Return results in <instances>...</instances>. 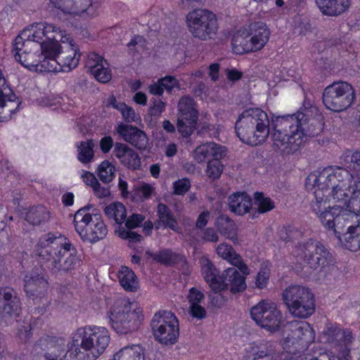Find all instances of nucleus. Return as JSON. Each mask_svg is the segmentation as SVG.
Returning <instances> with one entry per match:
<instances>
[{"label": "nucleus", "mask_w": 360, "mask_h": 360, "mask_svg": "<svg viewBox=\"0 0 360 360\" xmlns=\"http://www.w3.org/2000/svg\"><path fill=\"white\" fill-rule=\"evenodd\" d=\"M189 312L193 317L202 319L206 316V310L200 304H190Z\"/></svg>", "instance_id": "obj_64"}, {"label": "nucleus", "mask_w": 360, "mask_h": 360, "mask_svg": "<svg viewBox=\"0 0 360 360\" xmlns=\"http://www.w3.org/2000/svg\"><path fill=\"white\" fill-rule=\"evenodd\" d=\"M198 134L202 136H216L217 131H216L214 125H212L207 122H200L198 124Z\"/></svg>", "instance_id": "obj_62"}, {"label": "nucleus", "mask_w": 360, "mask_h": 360, "mask_svg": "<svg viewBox=\"0 0 360 360\" xmlns=\"http://www.w3.org/2000/svg\"><path fill=\"white\" fill-rule=\"evenodd\" d=\"M108 65V63L102 56H99L95 52H91L87 54L86 68L89 70L90 72H91L93 69L98 68L101 65Z\"/></svg>", "instance_id": "obj_53"}, {"label": "nucleus", "mask_w": 360, "mask_h": 360, "mask_svg": "<svg viewBox=\"0 0 360 360\" xmlns=\"http://www.w3.org/2000/svg\"><path fill=\"white\" fill-rule=\"evenodd\" d=\"M356 92L352 84L338 81L326 86L322 94V100L326 108L334 112H342L354 102Z\"/></svg>", "instance_id": "obj_10"}, {"label": "nucleus", "mask_w": 360, "mask_h": 360, "mask_svg": "<svg viewBox=\"0 0 360 360\" xmlns=\"http://www.w3.org/2000/svg\"><path fill=\"white\" fill-rule=\"evenodd\" d=\"M195 159L199 163L213 158H221L225 155V148L213 142L207 143L196 148L194 151Z\"/></svg>", "instance_id": "obj_34"}, {"label": "nucleus", "mask_w": 360, "mask_h": 360, "mask_svg": "<svg viewBox=\"0 0 360 360\" xmlns=\"http://www.w3.org/2000/svg\"><path fill=\"white\" fill-rule=\"evenodd\" d=\"M112 360H144L143 348L139 345L124 347L114 354Z\"/></svg>", "instance_id": "obj_44"}, {"label": "nucleus", "mask_w": 360, "mask_h": 360, "mask_svg": "<svg viewBox=\"0 0 360 360\" xmlns=\"http://www.w3.org/2000/svg\"><path fill=\"white\" fill-rule=\"evenodd\" d=\"M146 255L148 259L152 258L156 262L165 265H172L185 262V258L183 255L174 252L170 249H165L155 254L153 253L150 250H147Z\"/></svg>", "instance_id": "obj_39"}, {"label": "nucleus", "mask_w": 360, "mask_h": 360, "mask_svg": "<svg viewBox=\"0 0 360 360\" xmlns=\"http://www.w3.org/2000/svg\"><path fill=\"white\" fill-rule=\"evenodd\" d=\"M218 231L221 236L233 243L238 240V228L235 222L226 215L219 216L215 223Z\"/></svg>", "instance_id": "obj_40"}, {"label": "nucleus", "mask_w": 360, "mask_h": 360, "mask_svg": "<svg viewBox=\"0 0 360 360\" xmlns=\"http://www.w3.org/2000/svg\"><path fill=\"white\" fill-rule=\"evenodd\" d=\"M191 188V182L188 179H179L173 183L174 193L183 195L188 191Z\"/></svg>", "instance_id": "obj_56"}, {"label": "nucleus", "mask_w": 360, "mask_h": 360, "mask_svg": "<svg viewBox=\"0 0 360 360\" xmlns=\"http://www.w3.org/2000/svg\"><path fill=\"white\" fill-rule=\"evenodd\" d=\"M112 328L120 334H129L137 330L143 321V310L135 302L118 298L108 314Z\"/></svg>", "instance_id": "obj_6"}, {"label": "nucleus", "mask_w": 360, "mask_h": 360, "mask_svg": "<svg viewBox=\"0 0 360 360\" xmlns=\"http://www.w3.org/2000/svg\"><path fill=\"white\" fill-rule=\"evenodd\" d=\"M73 224L76 232L83 242L94 244L108 234V228L101 213L84 207L78 210L75 215Z\"/></svg>", "instance_id": "obj_7"}, {"label": "nucleus", "mask_w": 360, "mask_h": 360, "mask_svg": "<svg viewBox=\"0 0 360 360\" xmlns=\"http://www.w3.org/2000/svg\"><path fill=\"white\" fill-rule=\"evenodd\" d=\"M49 212L43 205L32 207L27 213L25 219L31 224L39 225L41 222L47 221Z\"/></svg>", "instance_id": "obj_47"}, {"label": "nucleus", "mask_w": 360, "mask_h": 360, "mask_svg": "<svg viewBox=\"0 0 360 360\" xmlns=\"http://www.w3.org/2000/svg\"><path fill=\"white\" fill-rule=\"evenodd\" d=\"M198 119V111L194 99L189 96L181 97L178 103V131L188 137L194 131Z\"/></svg>", "instance_id": "obj_16"}, {"label": "nucleus", "mask_w": 360, "mask_h": 360, "mask_svg": "<svg viewBox=\"0 0 360 360\" xmlns=\"http://www.w3.org/2000/svg\"><path fill=\"white\" fill-rule=\"evenodd\" d=\"M104 212L109 219H112L120 226L125 221L127 212L125 207L121 202H113L106 206Z\"/></svg>", "instance_id": "obj_45"}, {"label": "nucleus", "mask_w": 360, "mask_h": 360, "mask_svg": "<svg viewBox=\"0 0 360 360\" xmlns=\"http://www.w3.org/2000/svg\"><path fill=\"white\" fill-rule=\"evenodd\" d=\"M115 167L109 161L102 162L97 169V174L100 180L104 184L111 182L115 178Z\"/></svg>", "instance_id": "obj_49"}, {"label": "nucleus", "mask_w": 360, "mask_h": 360, "mask_svg": "<svg viewBox=\"0 0 360 360\" xmlns=\"http://www.w3.org/2000/svg\"><path fill=\"white\" fill-rule=\"evenodd\" d=\"M119 282L128 292H136L139 288L138 278L134 272L127 266H122L118 272Z\"/></svg>", "instance_id": "obj_43"}, {"label": "nucleus", "mask_w": 360, "mask_h": 360, "mask_svg": "<svg viewBox=\"0 0 360 360\" xmlns=\"http://www.w3.org/2000/svg\"><path fill=\"white\" fill-rule=\"evenodd\" d=\"M220 159L215 158L208 162L205 173L210 179L214 180L221 176L223 171V165L220 162Z\"/></svg>", "instance_id": "obj_51"}, {"label": "nucleus", "mask_w": 360, "mask_h": 360, "mask_svg": "<svg viewBox=\"0 0 360 360\" xmlns=\"http://www.w3.org/2000/svg\"><path fill=\"white\" fill-rule=\"evenodd\" d=\"M21 309L20 300L18 292L10 287L0 288V316L16 317Z\"/></svg>", "instance_id": "obj_22"}, {"label": "nucleus", "mask_w": 360, "mask_h": 360, "mask_svg": "<svg viewBox=\"0 0 360 360\" xmlns=\"http://www.w3.org/2000/svg\"><path fill=\"white\" fill-rule=\"evenodd\" d=\"M340 205L330 207L318 214L323 226L330 231L334 228L336 219L340 213Z\"/></svg>", "instance_id": "obj_46"}, {"label": "nucleus", "mask_w": 360, "mask_h": 360, "mask_svg": "<svg viewBox=\"0 0 360 360\" xmlns=\"http://www.w3.org/2000/svg\"><path fill=\"white\" fill-rule=\"evenodd\" d=\"M285 341L292 345L300 341L308 343L314 338L313 329L309 323L302 321L290 323L288 328L285 331Z\"/></svg>", "instance_id": "obj_24"}, {"label": "nucleus", "mask_w": 360, "mask_h": 360, "mask_svg": "<svg viewBox=\"0 0 360 360\" xmlns=\"http://www.w3.org/2000/svg\"><path fill=\"white\" fill-rule=\"evenodd\" d=\"M290 116L291 119L297 121V128L303 134L302 137L303 144L307 141V137H313L321 133V124L316 120L309 119L302 112L290 115Z\"/></svg>", "instance_id": "obj_29"}, {"label": "nucleus", "mask_w": 360, "mask_h": 360, "mask_svg": "<svg viewBox=\"0 0 360 360\" xmlns=\"http://www.w3.org/2000/svg\"><path fill=\"white\" fill-rule=\"evenodd\" d=\"M111 104L114 108L122 113L126 122H131L136 120V113L131 107L127 105L124 103H117L115 100Z\"/></svg>", "instance_id": "obj_52"}, {"label": "nucleus", "mask_w": 360, "mask_h": 360, "mask_svg": "<svg viewBox=\"0 0 360 360\" xmlns=\"http://www.w3.org/2000/svg\"><path fill=\"white\" fill-rule=\"evenodd\" d=\"M145 217L142 214H133L125 219V229H134L141 226Z\"/></svg>", "instance_id": "obj_57"}, {"label": "nucleus", "mask_w": 360, "mask_h": 360, "mask_svg": "<svg viewBox=\"0 0 360 360\" xmlns=\"http://www.w3.org/2000/svg\"><path fill=\"white\" fill-rule=\"evenodd\" d=\"M159 80L160 84L163 87V89H165L168 92H171L174 87L179 86V81L172 76H166L159 79Z\"/></svg>", "instance_id": "obj_60"}, {"label": "nucleus", "mask_w": 360, "mask_h": 360, "mask_svg": "<svg viewBox=\"0 0 360 360\" xmlns=\"http://www.w3.org/2000/svg\"><path fill=\"white\" fill-rule=\"evenodd\" d=\"M255 204L257 205V212L262 214L272 210L274 208V203L268 197H264L262 193H255Z\"/></svg>", "instance_id": "obj_50"}, {"label": "nucleus", "mask_w": 360, "mask_h": 360, "mask_svg": "<svg viewBox=\"0 0 360 360\" xmlns=\"http://www.w3.org/2000/svg\"><path fill=\"white\" fill-rule=\"evenodd\" d=\"M270 31L263 22L250 25L249 31H240L232 39L235 53L241 54L261 50L268 42Z\"/></svg>", "instance_id": "obj_9"}, {"label": "nucleus", "mask_w": 360, "mask_h": 360, "mask_svg": "<svg viewBox=\"0 0 360 360\" xmlns=\"http://www.w3.org/2000/svg\"><path fill=\"white\" fill-rule=\"evenodd\" d=\"M24 290L29 297L33 298L42 296L48 288V281L44 274L35 271H31L24 278Z\"/></svg>", "instance_id": "obj_27"}, {"label": "nucleus", "mask_w": 360, "mask_h": 360, "mask_svg": "<svg viewBox=\"0 0 360 360\" xmlns=\"http://www.w3.org/2000/svg\"><path fill=\"white\" fill-rule=\"evenodd\" d=\"M38 261L52 274L69 273L80 265L77 251L61 235H43L36 246Z\"/></svg>", "instance_id": "obj_2"}, {"label": "nucleus", "mask_w": 360, "mask_h": 360, "mask_svg": "<svg viewBox=\"0 0 360 360\" xmlns=\"http://www.w3.org/2000/svg\"><path fill=\"white\" fill-rule=\"evenodd\" d=\"M320 11L326 15L338 16L350 6V0H315Z\"/></svg>", "instance_id": "obj_33"}, {"label": "nucleus", "mask_w": 360, "mask_h": 360, "mask_svg": "<svg viewBox=\"0 0 360 360\" xmlns=\"http://www.w3.org/2000/svg\"><path fill=\"white\" fill-rule=\"evenodd\" d=\"M360 184V180L355 181L354 184L351 186H334L330 187L331 188V195L333 198L338 202L343 203L347 207L350 205V201L354 196V191L357 188V185Z\"/></svg>", "instance_id": "obj_41"}, {"label": "nucleus", "mask_w": 360, "mask_h": 360, "mask_svg": "<svg viewBox=\"0 0 360 360\" xmlns=\"http://www.w3.org/2000/svg\"><path fill=\"white\" fill-rule=\"evenodd\" d=\"M150 326L155 339L161 345H172L179 336V325L176 316L169 311H160L153 317Z\"/></svg>", "instance_id": "obj_11"}, {"label": "nucleus", "mask_w": 360, "mask_h": 360, "mask_svg": "<svg viewBox=\"0 0 360 360\" xmlns=\"http://www.w3.org/2000/svg\"><path fill=\"white\" fill-rule=\"evenodd\" d=\"M252 354V360H259L262 359H267L271 360L273 356L279 355L276 349L274 343L269 341H264L257 345H255L251 348Z\"/></svg>", "instance_id": "obj_42"}, {"label": "nucleus", "mask_w": 360, "mask_h": 360, "mask_svg": "<svg viewBox=\"0 0 360 360\" xmlns=\"http://www.w3.org/2000/svg\"><path fill=\"white\" fill-rule=\"evenodd\" d=\"M154 192V188L148 184H143L136 189V194L142 200H147Z\"/></svg>", "instance_id": "obj_61"}, {"label": "nucleus", "mask_w": 360, "mask_h": 360, "mask_svg": "<svg viewBox=\"0 0 360 360\" xmlns=\"http://www.w3.org/2000/svg\"><path fill=\"white\" fill-rule=\"evenodd\" d=\"M91 75L100 82L106 83L112 78L110 70L105 67V65H101L98 68L93 69L91 72Z\"/></svg>", "instance_id": "obj_55"}, {"label": "nucleus", "mask_w": 360, "mask_h": 360, "mask_svg": "<svg viewBox=\"0 0 360 360\" xmlns=\"http://www.w3.org/2000/svg\"><path fill=\"white\" fill-rule=\"evenodd\" d=\"M157 216L158 221L155 224V228L158 229L162 225L163 228H169L175 232H179L180 228L178 226L177 221L170 210V208L164 203H159L157 206Z\"/></svg>", "instance_id": "obj_36"}, {"label": "nucleus", "mask_w": 360, "mask_h": 360, "mask_svg": "<svg viewBox=\"0 0 360 360\" xmlns=\"http://www.w3.org/2000/svg\"><path fill=\"white\" fill-rule=\"evenodd\" d=\"M297 121L290 115L272 117L273 131L271 140L273 148L283 155H288L298 151L303 146V134L297 125Z\"/></svg>", "instance_id": "obj_5"}, {"label": "nucleus", "mask_w": 360, "mask_h": 360, "mask_svg": "<svg viewBox=\"0 0 360 360\" xmlns=\"http://www.w3.org/2000/svg\"><path fill=\"white\" fill-rule=\"evenodd\" d=\"M220 291L229 288L232 293L242 292L246 288L245 278L234 267L228 268L221 275Z\"/></svg>", "instance_id": "obj_28"}, {"label": "nucleus", "mask_w": 360, "mask_h": 360, "mask_svg": "<svg viewBox=\"0 0 360 360\" xmlns=\"http://www.w3.org/2000/svg\"><path fill=\"white\" fill-rule=\"evenodd\" d=\"M34 351L37 354L43 356L46 360H63L66 355L64 341L55 338L40 340L34 345Z\"/></svg>", "instance_id": "obj_21"}, {"label": "nucleus", "mask_w": 360, "mask_h": 360, "mask_svg": "<svg viewBox=\"0 0 360 360\" xmlns=\"http://www.w3.org/2000/svg\"><path fill=\"white\" fill-rule=\"evenodd\" d=\"M152 105L149 108V114L152 117H159L165 108V103L160 99H155L152 101Z\"/></svg>", "instance_id": "obj_59"}, {"label": "nucleus", "mask_w": 360, "mask_h": 360, "mask_svg": "<svg viewBox=\"0 0 360 360\" xmlns=\"http://www.w3.org/2000/svg\"><path fill=\"white\" fill-rule=\"evenodd\" d=\"M110 341L109 331L105 327L79 328L72 335V355L76 360H96L105 351Z\"/></svg>", "instance_id": "obj_3"}, {"label": "nucleus", "mask_w": 360, "mask_h": 360, "mask_svg": "<svg viewBox=\"0 0 360 360\" xmlns=\"http://www.w3.org/2000/svg\"><path fill=\"white\" fill-rule=\"evenodd\" d=\"M62 30L47 22L33 23L25 28L13 41L12 52L15 59L27 69H34L46 51V40H62Z\"/></svg>", "instance_id": "obj_1"}, {"label": "nucleus", "mask_w": 360, "mask_h": 360, "mask_svg": "<svg viewBox=\"0 0 360 360\" xmlns=\"http://www.w3.org/2000/svg\"><path fill=\"white\" fill-rule=\"evenodd\" d=\"M200 264L202 274L207 283L209 284L213 291L216 292H219L222 284L220 283L221 276H219V271L207 257H201L200 259Z\"/></svg>", "instance_id": "obj_32"}, {"label": "nucleus", "mask_w": 360, "mask_h": 360, "mask_svg": "<svg viewBox=\"0 0 360 360\" xmlns=\"http://www.w3.org/2000/svg\"><path fill=\"white\" fill-rule=\"evenodd\" d=\"M250 315L259 326L271 333L280 328L282 314L276 303L271 300H261L251 308Z\"/></svg>", "instance_id": "obj_13"}, {"label": "nucleus", "mask_w": 360, "mask_h": 360, "mask_svg": "<svg viewBox=\"0 0 360 360\" xmlns=\"http://www.w3.org/2000/svg\"><path fill=\"white\" fill-rule=\"evenodd\" d=\"M117 133L123 139L136 148L138 150H144L148 146V138L146 134L136 127L131 124H119L117 127Z\"/></svg>", "instance_id": "obj_25"}, {"label": "nucleus", "mask_w": 360, "mask_h": 360, "mask_svg": "<svg viewBox=\"0 0 360 360\" xmlns=\"http://www.w3.org/2000/svg\"><path fill=\"white\" fill-rule=\"evenodd\" d=\"M115 232L120 238L128 240L130 243H138L142 239V236L140 234L131 231V229L127 230L122 226H120Z\"/></svg>", "instance_id": "obj_54"}, {"label": "nucleus", "mask_w": 360, "mask_h": 360, "mask_svg": "<svg viewBox=\"0 0 360 360\" xmlns=\"http://www.w3.org/2000/svg\"><path fill=\"white\" fill-rule=\"evenodd\" d=\"M282 298L294 317L307 319L315 311L314 295L307 287L291 285L283 291Z\"/></svg>", "instance_id": "obj_8"}, {"label": "nucleus", "mask_w": 360, "mask_h": 360, "mask_svg": "<svg viewBox=\"0 0 360 360\" xmlns=\"http://www.w3.org/2000/svg\"><path fill=\"white\" fill-rule=\"evenodd\" d=\"M94 143L92 139H89L86 141H80L77 143V158L83 164H87L94 158V153L93 148Z\"/></svg>", "instance_id": "obj_48"}, {"label": "nucleus", "mask_w": 360, "mask_h": 360, "mask_svg": "<svg viewBox=\"0 0 360 360\" xmlns=\"http://www.w3.org/2000/svg\"><path fill=\"white\" fill-rule=\"evenodd\" d=\"M52 5L63 13L71 15H80L87 12L94 14V4L90 0H50Z\"/></svg>", "instance_id": "obj_26"}, {"label": "nucleus", "mask_w": 360, "mask_h": 360, "mask_svg": "<svg viewBox=\"0 0 360 360\" xmlns=\"http://www.w3.org/2000/svg\"><path fill=\"white\" fill-rule=\"evenodd\" d=\"M359 201L353 200L352 206L355 211H360ZM349 230V232H346L344 235L343 242L346 248L352 252H356L360 250V219L359 221Z\"/></svg>", "instance_id": "obj_35"}, {"label": "nucleus", "mask_w": 360, "mask_h": 360, "mask_svg": "<svg viewBox=\"0 0 360 360\" xmlns=\"http://www.w3.org/2000/svg\"><path fill=\"white\" fill-rule=\"evenodd\" d=\"M189 31L202 40L212 39L217 33V20L212 12L205 9H195L186 15Z\"/></svg>", "instance_id": "obj_12"}, {"label": "nucleus", "mask_w": 360, "mask_h": 360, "mask_svg": "<svg viewBox=\"0 0 360 360\" xmlns=\"http://www.w3.org/2000/svg\"><path fill=\"white\" fill-rule=\"evenodd\" d=\"M356 189L354 193V196L351 200L350 205L347 207V209L341 207L340 213L338 214L333 229V232L340 242H343L345 233L352 230L351 229L360 219V211H355L352 206L353 200H356L357 202L359 201L360 205V184L357 185Z\"/></svg>", "instance_id": "obj_17"}, {"label": "nucleus", "mask_w": 360, "mask_h": 360, "mask_svg": "<svg viewBox=\"0 0 360 360\" xmlns=\"http://www.w3.org/2000/svg\"><path fill=\"white\" fill-rule=\"evenodd\" d=\"M269 124L266 112L259 108H250L239 115L235 129L238 137L243 143L255 146L266 140Z\"/></svg>", "instance_id": "obj_4"}, {"label": "nucleus", "mask_w": 360, "mask_h": 360, "mask_svg": "<svg viewBox=\"0 0 360 360\" xmlns=\"http://www.w3.org/2000/svg\"><path fill=\"white\" fill-rule=\"evenodd\" d=\"M308 191L314 189L313 191V199L311 200V207L316 214H319L323 210L330 207L328 196L330 194L326 188H322V186H309Z\"/></svg>", "instance_id": "obj_38"}, {"label": "nucleus", "mask_w": 360, "mask_h": 360, "mask_svg": "<svg viewBox=\"0 0 360 360\" xmlns=\"http://www.w3.org/2000/svg\"><path fill=\"white\" fill-rule=\"evenodd\" d=\"M63 33V32L62 31ZM63 38L59 41L62 42V44H59V50L58 53V63H60V70L63 72H70L72 69L75 68L79 61L80 53L77 46L72 43V41L69 42L63 40L64 38L68 39L63 34Z\"/></svg>", "instance_id": "obj_20"}, {"label": "nucleus", "mask_w": 360, "mask_h": 360, "mask_svg": "<svg viewBox=\"0 0 360 360\" xmlns=\"http://www.w3.org/2000/svg\"><path fill=\"white\" fill-rule=\"evenodd\" d=\"M47 50L41 51L42 58L37 65L36 70L41 72H58L60 65L58 63V53L59 50V40H46Z\"/></svg>", "instance_id": "obj_23"}, {"label": "nucleus", "mask_w": 360, "mask_h": 360, "mask_svg": "<svg viewBox=\"0 0 360 360\" xmlns=\"http://www.w3.org/2000/svg\"><path fill=\"white\" fill-rule=\"evenodd\" d=\"M322 340L335 347H344L341 352V356H338V360H349V346L352 345L354 337L352 333L348 330H342L336 325L327 324L321 333Z\"/></svg>", "instance_id": "obj_18"}, {"label": "nucleus", "mask_w": 360, "mask_h": 360, "mask_svg": "<svg viewBox=\"0 0 360 360\" xmlns=\"http://www.w3.org/2000/svg\"><path fill=\"white\" fill-rule=\"evenodd\" d=\"M352 174L345 169L331 167L323 169L321 172L311 173L306 179V188L309 186H322L328 191L330 187L349 186Z\"/></svg>", "instance_id": "obj_15"}, {"label": "nucleus", "mask_w": 360, "mask_h": 360, "mask_svg": "<svg viewBox=\"0 0 360 360\" xmlns=\"http://www.w3.org/2000/svg\"><path fill=\"white\" fill-rule=\"evenodd\" d=\"M296 256L313 269L327 265L331 259V254L321 242L312 239L299 243Z\"/></svg>", "instance_id": "obj_14"}, {"label": "nucleus", "mask_w": 360, "mask_h": 360, "mask_svg": "<svg viewBox=\"0 0 360 360\" xmlns=\"http://www.w3.org/2000/svg\"><path fill=\"white\" fill-rule=\"evenodd\" d=\"M20 104L19 99L6 83L0 70V122L8 120Z\"/></svg>", "instance_id": "obj_19"}, {"label": "nucleus", "mask_w": 360, "mask_h": 360, "mask_svg": "<svg viewBox=\"0 0 360 360\" xmlns=\"http://www.w3.org/2000/svg\"><path fill=\"white\" fill-rule=\"evenodd\" d=\"M112 153L120 163L129 169H136L141 165L138 153L126 144L115 143Z\"/></svg>", "instance_id": "obj_30"}, {"label": "nucleus", "mask_w": 360, "mask_h": 360, "mask_svg": "<svg viewBox=\"0 0 360 360\" xmlns=\"http://www.w3.org/2000/svg\"><path fill=\"white\" fill-rule=\"evenodd\" d=\"M252 199L246 193H236L229 198L230 210L238 214L243 215L252 208Z\"/></svg>", "instance_id": "obj_37"}, {"label": "nucleus", "mask_w": 360, "mask_h": 360, "mask_svg": "<svg viewBox=\"0 0 360 360\" xmlns=\"http://www.w3.org/2000/svg\"><path fill=\"white\" fill-rule=\"evenodd\" d=\"M217 255L237 267L243 274H250L249 268L233 248L226 243L219 244L216 249Z\"/></svg>", "instance_id": "obj_31"}, {"label": "nucleus", "mask_w": 360, "mask_h": 360, "mask_svg": "<svg viewBox=\"0 0 360 360\" xmlns=\"http://www.w3.org/2000/svg\"><path fill=\"white\" fill-rule=\"evenodd\" d=\"M94 195L98 198H104L110 195V191L109 186H103L98 181L93 187Z\"/></svg>", "instance_id": "obj_63"}, {"label": "nucleus", "mask_w": 360, "mask_h": 360, "mask_svg": "<svg viewBox=\"0 0 360 360\" xmlns=\"http://www.w3.org/2000/svg\"><path fill=\"white\" fill-rule=\"evenodd\" d=\"M269 279V271L266 269H260L257 274L255 285L259 289L264 288Z\"/></svg>", "instance_id": "obj_58"}]
</instances>
